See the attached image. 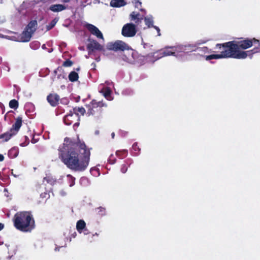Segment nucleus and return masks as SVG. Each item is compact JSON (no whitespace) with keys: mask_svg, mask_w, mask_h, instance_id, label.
<instances>
[{"mask_svg":"<svg viewBox=\"0 0 260 260\" xmlns=\"http://www.w3.org/2000/svg\"><path fill=\"white\" fill-rule=\"evenodd\" d=\"M64 100H66V104H67V103H68V100H67V99H64Z\"/></svg>","mask_w":260,"mask_h":260,"instance_id":"obj_59","label":"nucleus"},{"mask_svg":"<svg viewBox=\"0 0 260 260\" xmlns=\"http://www.w3.org/2000/svg\"><path fill=\"white\" fill-rule=\"evenodd\" d=\"M222 58V56H220L218 54H211L209 55H207L205 56V59L206 60H209L211 59H217Z\"/></svg>","mask_w":260,"mask_h":260,"instance_id":"obj_30","label":"nucleus"},{"mask_svg":"<svg viewBox=\"0 0 260 260\" xmlns=\"http://www.w3.org/2000/svg\"><path fill=\"white\" fill-rule=\"evenodd\" d=\"M22 125V118L21 116H18L15 118V122L12 124L10 129L6 133L0 135V140L2 142H8L18 134Z\"/></svg>","mask_w":260,"mask_h":260,"instance_id":"obj_5","label":"nucleus"},{"mask_svg":"<svg viewBox=\"0 0 260 260\" xmlns=\"http://www.w3.org/2000/svg\"><path fill=\"white\" fill-rule=\"evenodd\" d=\"M203 48L205 49H207V47H205Z\"/></svg>","mask_w":260,"mask_h":260,"instance_id":"obj_60","label":"nucleus"},{"mask_svg":"<svg viewBox=\"0 0 260 260\" xmlns=\"http://www.w3.org/2000/svg\"><path fill=\"white\" fill-rule=\"evenodd\" d=\"M152 27H153L154 29H155L156 30V31L157 32V35L158 36H160L161 35V34H160V30L159 28V27L158 26H156L155 25H153V26Z\"/></svg>","mask_w":260,"mask_h":260,"instance_id":"obj_40","label":"nucleus"},{"mask_svg":"<svg viewBox=\"0 0 260 260\" xmlns=\"http://www.w3.org/2000/svg\"><path fill=\"white\" fill-rule=\"evenodd\" d=\"M132 151L135 155H138L139 154L141 149L139 148V147L138 146V143L135 142L133 144L132 146Z\"/></svg>","mask_w":260,"mask_h":260,"instance_id":"obj_28","label":"nucleus"},{"mask_svg":"<svg viewBox=\"0 0 260 260\" xmlns=\"http://www.w3.org/2000/svg\"><path fill=\"white\" fill-rule=\"evenodd\" d=\"M116 159L114 157L113 155H111L108 159V162L110 164L113 165L115 163Z\"/></svg>","mask_w":260,"mask_h":260,"instance_id":"obj_35","label":"nucleus"},{"mask_svg":"<svg viewBox=\"0 0 260 260\" xmlns=\"http://www.w3.org/2000/svg\"><path fill=\"white\" fill-rule=\"evenodd\" d=\"M107 107V105L103 101L98 102L95 100H92L89 105L88 114L99 118L102 116L104 113V108L106 109Z\"/></svg>","mask_w":260,"mask_h":260,"instance_id":"obj_6","label":"nucleus"},{"mask_svg":"<svg viewBox=\"0 0 260 260\" xmlns=\"http://www.w3.org/2000/svg\"><path fill=\"white\" fill-rule=\"evenodd\" d=\"M70 0H62V2L64 3H69Z\"/></svg>","mask_w":260,"mask_h":260,"instance_id":"obj_51","label":"nucleus"},{"mask_svg":"<svg viewBox=\"0 0 260 260\" xmlns=\"http://www.w3.org/2000/svg\"><path fill=\"white\" fill-rule=\"evenodd\" d=\"M18 106V102L15 99L12 100L9 102V107L12 109H16Z\"/></svg>","mask_w":260,"mask_h":260,"instance_id":"obj_31","label":"nucleus"},{"mask_svg":"<svg viewBox=\"0 0 260 260\" xmlns=\"http://www.w3.org/2000/svg\"><path fill=\"white\" fill-rule=\"evenodd\" d=\"M3 244V242L2 241V238L0 236V245H2Z\"/></svg>","mask_w":260,"mask_h":260,"instance_id":"obj_49","label":"nucleus"},{"mask_svg":"<svg viewBox=\"0 0 260 260\" xmlns=\"http://www.w3.org/2000/svg\"><path fill=\"white\" fill-rule=\"evenodd\" d=\"M86 223L83 220H79L77 221L76 224L77 230L80 233H81L84 229L86 231Z\"/></svg>","mask_w":260,"mask_h":260,"instance_id":"obj_20","label":"nucleus"},{"mask_svg":"<svg viewBox=\"0 0 260 260\" xmlns=\"http://www.w3.org/2000/svg\"><path fill=\"white\" fill-rule=\"evenodd\" d=\"M4 160V156L3 154H0V161H3Z\"/></svg>","mask_w":260,"mask_h":260,"instance_id":"obj_44","label":"nucleus"},{"mask_svg":"<svg viewBox=\"0 0 260 260\" xmlns=\"http://www.w3.org/2000/svg\"><path fill=\"white\" fill-rule=\"evenodd\" d=\"M90 43L87 45V49L89 55H94L95 50H99L102 52L103 54H106V49L95 40L88 39Z\"/></svg>","mask_w":260,"mask_h":260,"instance_id":"obj_8","label":"nucleus"},{"mask_svg":"<svg viewBox=\"0 0 260 260\" xmlns=\"http://www.w3.org/2000/svg\"><path fill=\"white\" fill-rule=\"evenodd\" d=\"M107 49L114 51L128 50L131 48L125 42L117 40L114 42H109L106 46Z\"/></svg>","mask_w":260,"mask_h":260,"instance_id":"obj_7","label":"nucleus"},{"mask_svg":"<svg viewBox=\"0 0 260 260\" xmlns=\"http://www.w3.org/2000/svg\"><path fill=\"white\" fill-rule=\"evenodd\" d=\"M44 180H46L47 182H49V180L47 177L44 178Z\"/></svg>","mask_w":260,"mask_h":260,"instance_id":"obj_52","label":"nucleus"},{"mask_svg":"<svg viewBox=\"0 0 260 260\" xmlns=\"http://www.w3.org/2000/svg\"><path fill=\"white\" fill-rule=\"evenodd\" d=\"M85 27L92 35L96 36L99 39H102L104 40V37L102 32L97 27L90 23L85 24Z\"/></svg>","mask_w":260,"mask_h":260,"instance_id":"obj_11","label":"nucleus"},{"mask_svg":"<svg viewBox=\"0 0 260 260\" xmlns=\"http://www.w3.org/2000/svg\"><path fill=\"white\" fill-rule=\"evenodd\" d=\"M72 112L77 116L83 115L85 113V110L83 107H74L73 109Z\"/></svg>","mask_w":260,"mask_h":260,"instance_id":"obj_22","label":"nucleus"},{"mask_svg":"<svg viewBox=\"0 0 260 260\" xmlns=\"http://www.w3.org/2000/svg\"><path fill=\"white\" fill-rule=\"evenodd\" d=\"M49 196V193L47 191L41 193L40 194V197L42 199H48Z\"/></svg>","mask_w":260,"mask_h":260,"instance_id":"obj_36","label":"nucleus"},{"mask_svg":"<svg viewBox=\"0 0 260 260\" xmlns=\"http://www.w3.org/2000/svg\"><path fill=\"white\" fill-rule=\"evenodd\" d=\"M91 66H92L94 68L96 66V64L95 63L93 62L91 63Z\"/></svg>","mask_w":260,"mask_h":260,"instance_id":"obj_50","label":"nucleus"},{"mask_svg":"<svg viewBox=\"0 0 260 260\" xmlns=\"http://www.w3.org/2000/svg\"><path fill=\"white\" fill-rule=\"evenodd\" d=\"M80 120V116H77L75 114V113L72 112V110H70L69 113L66 115L63 118L64 123L67 125H70L75 122L73 124V127L74 128L79 125Z\"/></svg>","mask_w":260,"mask_h":260,"instance_id":"obj_9","label":"nucleus"},{"mask_svg":"<svg viewBox=\"0 0 260 260\" xmlns=\"http://www.w3.org/2000/svg\"><path fill=\"white\" fill-rule=\"evenodd\" d=\"M60 100V97L57 93H49L47 96V101L52 107H56Z\"/></svg>","mask_w":260,"mask_h":260,"instance_id":"obj_13","label":"nucleus"},{"mask_svg":"<svg viewBox=\"0 0 260 260\" xmlns=\"http://www.w3.org/2000/svg\"><path fill=\"white\" fill-rule=\"evenodd\" d=\"M111 135H112V138H114V136H115V134H114V133H112Z\"/></svg>","mask_w":260,"mask_h":260,"instance_id":"obj_55","label":"nucleus"},{"mask_svg":"<svg viewBox=\"0 0 260 260\" xmlns=\"http://www.w3.org/2000/svg\"><path fill=\"white\" fill-rule=\"evenodd\" d=\"M38 27V22L37 20H31L26 26L25 29L30 31L33 34L36 31Z\"/></svg>","mask_w":260,"mask_h":260,"instance_id":"obj_15","label":"nucleus"},{"mask_svg":"<svg viewBox=\"0 0 260 260\" xmlns=\"http://www.w3.org/2000/svg\"><path fill=\"white\" fill-rule=\"evenodd\" d=\"M95 60H96V61H100V56H98L97 58H95Z\"/></svg>","mask_w":260,"mask_h":260,"instance_id":"obj_48","label":"nucleus"},{"mask_svg":"<svg viewBox=\"0 0 260 260\" xmlns=\"http://www.w3.org/2000/svg\"><path fill=\"white\" fill-rule=\"evenodd\" d=\"M125 5L124 0H111L110 6L112 7H120Z\"/></svg>","mask_w":260,"mask_h":260,"instance_id":"obj_23","label":"nucleus"},{"mask_svg":"<svg viewBox=\"0 0 260 260\" xmlns=\"http://www.w3.org/2000/svg\"><path fill=\"white\" fill-rule=\"evenodd\" d=\"M20 146H24V145L23 144V143H22V144H20Z\"/></svg>","mask_w":260,"mask_h":260,"instance_id":"obj_58","label":"nucleus"},{"mask_svg":"<svg viewBox=\"0 0 260 260\" xmlns=\"http://www.w3.org/2000/svg\"><path fill=\"white\" fill-rule=\"evenodd\" d=\"M141 11H143V10L142 9H140Z\"/></svg>","mask_w":260,"mask_h":260,"instance_id":"obj_62","label":"nucleus"},{"mask_svg":"<svg viewBox=\"0 0 260 260\" xmlns=\"http://www.w3.org/2000/svg\"><path fill=\"white\" fill-rule=\"evenodd\" d=\"M59 157L70 170L76 172L85 171L89 163L90 152L84 143L64 145L59 149Z\"/></svg>","mask_w":260,"mask_h":260,"instance_id":"obj_1","label":"nucleus"},{"mask_svg":"<svg viewBox=\"0 0 260 260\" xmlns=\"http://www.w3.org/2000/svg\"><path fill=\"white\" fill-rule=\"evenodd\" d=\"M137 32L136 25L132 23H127L124 24L121 30V34L123 36L127 38L134 37Z\"/></svg>","mask_w":260,"mask_h":260,"instance_id":"obj_10","label":"nucleus"},{"mask_svg":"<svg viewBox=\"0 0 260 260\" xmlns=\"http://www.w3.org/2000/svg\"><path fill=\"white\" fill-rule=\"evenodd\" d=\"M64 78V75H61V74H58V75H57V78H58V79H60V78Z\"/></svg>","mask_w":260,"mask_h":260,"instance_id":"obj_45","label":"nucleus"},{"mask_svg":"<svg viewBox=\"0 0 260 260\" xmlns=\"http://www.w3.org/2000/svg\"><path fill=\"white\" fill-rule=\"evenodd\" d=\"M0 108L1 109L2 114H4L5 112V106L1 103H0Z\"/></svg>","mask_w":260,"mask_h":260,"instance_id":"obj_41","label":"nucleus"},{"mask_svg":"<svg viewBox=\"0 0 260 260\" xmlns=\"http://www.w3.org/2000/svg\"><path fill=\"white\" fill-rule=\"evenodd\" d=\"M68 77L71 82H76L79 79V75L75 71H72L69 74Z\"/></svg>","mask_w":260,"mask_h":260,"instance_id":"obj_24","label":"nucleus"},{"mask_svg":"<svg viewBox=\"0 0 260 260\" xmlns=\"http://www.w3.org/2000/svg\"><path fill=\"white\" fill-rule=\"evenodd\" d=\"M13 113V112L12 111H9V112H8L7 113V114L5 115V117H4V119L5 120H6V119H7V115L9 114V113Z\"/></svg>","mask_w":260,"mask_h":260,"instance_id":"obj_43","label":"nucleus"},{"mask_svg":"<svg viewBox=\"0 0 260 260\" xmlns=\"http://www.w3.org/2000/svg\"><path fill=\"white\" fill-rule=\"evenodd\" d=\"M111 91L110 89L107 88L104 92V96L108 100H110Z\"/></svg>","mask_w":260,"mask_h":260,"instance_id":"obj_33","label":"nucleus"},{"mask_svg":"<svg viewBox=\"0 0 260 260\" xmlns=\"http://www.w3.org/2000/svg\"><path fill=\"white\" fill-rule=\"evenodd\" d=\"M99 209L100 210H99L100 214L101 216L105 215V208H103V207H100L99 208Z\"/></svg>","mask_w":260,"mask_h":260,"instance_id":"obj_39","label":"nucleus"},{"mask_svg":"<svg viewBox=\"0 0 260 260\" xmlns=\"http://www.w3.org/2000/svg\"><path fill=\"white\" fill-rule=\"evenodd\" d=\"M145 24L148 26V27H152L153 26V21L152 18L151 17H145L144 18Z\"/></svg>","mask_w":260,"mask_h":260,"instance_id":"obj_29","label":"nucleus"},{"mask_svg":"<svg viewBox=\"0 0 260 260\" xmlns=\"http://www.w3.org/2000/svg\"><path fill=\"white\" fill-rule=\"evenodd\" d=\"M133 163V160L128 158L124 160V163L121 165V172L122 173H125L126 172L128 167L130 166V165Z\"/></svg>","mask_w":260,"mask_h":260,"instance_id":"obj_17","label":"nucleus"},{"mask_svg":"<svg viewBox=\"0 0 260 260\" xmlns=\"http://www.w3.org/2000/svg\"><path fill=\"white\" fill-rule=\"evenodd\" d=\"M171 49L174 51V52L184 53V45H179L170 47Z\"/></svg>","mask_w":260,"mask_h":260,"instance_id":"obj_25","label":"nucleus"},{"mask_svg":"<svg viewBox=\"0 0 260 260\" xmlns=\"http://www.w3.org/2000/svg\"><path fill=\"white\" fill-rule=\"evenodd\" d=\"M171 47H167L164 50H161L160 53L162 54L163 56L173 55L175 54L174 51L171 49Z\"/></svg>","mask_w":260,"mask_h":260,"instance_id":"obj_21","label":"nucleus"},{"mask_svg":"<svg viewBox=\"0 0 260 260\" xmlns=\"http://www.w3.org/2000/svg\"><path fill=\"white\" fill-rule=\"evenodd\" d=\"M32 143H35V142H34V140H31Z\"/></svg>","mask_w":260,"mask_h":260,"instance_id":"obj_61","label":"nucleus"},{"mask_svg":"<svg viewBox=\"0 0 260 260\" xmlns=\"http://www.w3.org/2000/svg\"><path fill=\"white\" fill-rule=\"evenodd\" d=\"M49 9L53 12H59L66 9V7L61 4H54L50 6Z\"/></svg>","mask_w":260,"mask_h":260,"instance_id":"obj_16","label":"nucleus"},{"mask_svg":"<svg viewBox=\"0 0 260 260\" xmlns=\"http://www.w3.org/2000/svg\"><path fill=\"white\" fill-rule=\"evenodd\" d=\"M62 71V68L58 67L56 70H54V73L57 74V72H61Z\"/></svg>","mask_w":260,"mask_h":260,"instance_id":"obj_42","label":"nucleus"},{"mask_svg":"<svg viewBox=\"0 0 260 260\" xmlns=\"http://www.w3.org/2000/svg\"><path fill=\"white\" fill-rule=\"evenodd\" d=\"M4 228V224L2 223H0V231H1L2 230H3Z\"/></svg>","mask_w":260,"mask_h":260,"instance_id":"obj_46","label":"nucleus"},{"mask_svg":"<svg viewBox=\"0 0 260 260\" xmlns=\"http://www.w3.org/2000/svg\"><path fill=\"white\" fill-rule=\"evenodd\" d=\"M19 154V149L17 147L12 148L8 151V155L10 158H14L16 157Z\"/></svg>","mask_w":260,"mask_h":260,"instance_id":"obj_19","label":"nucleus"},{"mask_svg":"<svg viewBox=\"0 0 260 260\" xmlns=\"http://www.w3.org/2000/svg\"><path fill=\"white\" fill-rule=\"evenodd\" d=\"M129 18L131 20L135 22V24H134L136 25V28L137 26L141 27V24L144 18L143 16H141L139 13L133 12L129 15Z\"/></svg>","mask_w":260,"mask_h":260,"instance_id":"obj_12","label":"nucleus"},{"mask_svg":"<svg viewBox=\"0 0 260 260\" xmlns=\"http://www.w3.org/2000/svg\"><path fill=\"white\" fill-rule=\"evenodd\" d=\"M133 50L131 49L130 52L128 53V56H126L125 54H123V58H122L123 59L128 62H132L133 61L132 60L133 58Z\"/></svg>","mask_w":260,"mask_h":260,"instance_id":"obj_27","label":"nucleus"},{"mask_svg":"<svg viewBox=\"0 0 260 260\" xmlns=\"http://www.w3.org/2000/svg\"><path fill=\"white\" fill-rule=\"evenodd\" d=\"M58 21V18H55L53 20H52L51 22L47 26V29L48 30H50L53 27H54L57 22Z\"/></svg>","mask_w":260,"mask_h":260,"instance_id":"obj_32","label":"nucleus"},{"mask_svg":"<svg viewBox=\"0 0 260 260\" xmlns=\"http://www.w3.org/2000/svg\"><path fill=\"white\" fill-rule=\"evenodd\" d=\"M42 48H45V45H44H44L42 46Z\"/></svg>","mask_w":260,"mask_h":260,"instance_id":"obj_57","label":"nucleus"},{"mask_svg":"<svg viewBox=\"0 0 260 260\" xmlns=\"http://www.w3.org/2000/svg\"><path fill=\"white\" fill-rule=\"evenodd\" d=\"M216 49H218L216 52H218L220 56H222L223 58H233L235 57H240V55L235 54V51L234 50V48L232 41H229L223 44H217L216 45Z\"/></svg>","mask_w":260,"mask_h":260,"instance_id":"obj_4","label":"nucleus"},{"mask_svg":"<svg viewBox=\"0 0 260 260\" xmlns=\"http://www.w3.org/2000/svg\"><path fill=\"white\" fill-rule=\"evenodd\" d=\"M142 3L139 0H135V6L136 8H140L141 7Z\"/></svg>","mask_w":260,"mask_h":260,"instance_id":"obj_37","label":"nucleus"},{"mask_svg":"<svg viewBox=\"0 0 260 260\" xmlns=\"http://www.w3.org/2000/svg\"><path fill=\"white\" fill-rule=\"evenodd\" d=\"M79 49H80V50H84V47H79Z\"/></svg>","mask_w":260,"mask_h":260,"instance_id":"obj_53","label":"nucleus"},{"mask_svg":"<svg viewBox=\"0 0 260 260\" xmlns=\"http://www.w3.org/2000/svg\"><path fill=\"white\" fill-rule=\"evenodd\" d=\"M80 70V68H78L76 69L77 71H79Z\"/></svg>","mask_w":260,"mask_h":260,"instance_id":"obj_56","label":"nucleus"},{"mask_svg":"<svg viewBox=\"0 0 260 260\" xmlns=\"http://www.w3.org/2000/svg\"><path fill=\"white\" fill-rule=\"evenodd\" d=\"M68 177H70L71 179V183L70 184V186H73L74 184H75V178L74 177H73V176H72L71 175H68L67 176Z\"/></svg>","mask_w":260,"mask_h":260,"instance_id":"obj_38","label":"nucleus"},{"mask_svg":"<svg viewBox=\"0 0 260 260\" xmlns=\"http://www.w3.org/2000/svg\"><path fill=\"white\" fill-rule=\"evenodd\" d=\"M127 150L123 149L122 150H117L116 152V155L120 159L125 157L127 155Z\"/></svg>","mask_w":260,"mask_h":260,"instance_id":"obj_26","label":"nucleus"},{"mask_svg":"<svg viewBox=\"0 0 260 260\" xmlns=\"http://www.w3.org/2000/svg\"><path fill=\"white\" fill-rule=\"evenodd\" d=\"M73 64V61L69 59H68L63 62L62 66L64 67H71Z\"/></svg>","mask_w":260,"mask_h":260,"instance_id":"obj_34","label":"nucleus"},{"mask_svg":"<svg viewBox=\"0 0 260 260\" xmlns=\"http://www.w3.org/2000/svg\"><path fill=\"white\" fill-rule=\"evenodd\" d=\"M33 35L30 31L24 28L21 35V40L22 42H27L30 41L32 35Z\"/></svg>","mask_w":260,"mask_h":260,"instance_id":"obj_14","label":"nucleus"},{"mask_svg":"<svg viewBox=\"0 0 260 260\" xmlns=\"http://www.w3.org/2000/svg\"><path fill=\"white\" fill-rule=\"evenodd\" d=\"M14 225L19 231L30 232L35 228V222L32 214L29 212L17 213L14 217Z\"/></svg>","mask_w":260,"mask_h":260,"instance_id":"obj_3","label":"nucleus"},{"mask_svg":"<svg viewBox=\"0 0 260 260\" xmlns=\"http://www.w3.org/2000/svg\"><path fill=\"white\" fill-rule=\"evenodd\" d=\"M149 46L152 47V45L150 46L149 44H144V48H146V47H149Z\"/></svg>","mask_w":260,"mask_h":260,"instance_id":"obj_47","label":"nucleus"},{"mask_svg":"<svg viewBox=\"0 0 260 260\" xmlns=\"http://www.w3.org/2000/svg\"><path fill=\"white\" fill-rule=\"evenodd\" d=\"M198 49L196 45L193 44H186L184 45V53H188L193 51H196Z\"/></svg>","mask_w":260,"mask_h":260,"instance_id":"obj_18","label":"nucleus"},{"mask_svg":"<svg viewBox=\"0 0 260 260\" xmlns=\"http://www.w3.org/2000/svg\"><path fill=\"white\" fill-rule=\"evenodd\" d=\"M208 41V40H205V41H203L202 42V43H206V42H207Z\"/></svg>","mask_w":260,"mask_h":260,"instance_id":"obj_54","label":"nucleus"},{"mask_svg":"<svg viewBox=\"0 0 260 260\" xmlns=\"http://www.w3.org/2000/svg\"><path fill=\"white\" fill-rule=\"evenodd\" d=\"M235 54H240L236 59H245L260 51V40L253 38H241L238 41H232Z\"/></svg>","mask_w":260,"mask_h":260,"instance_id":"obj_2","label":"nucleus"}]
</instances>
